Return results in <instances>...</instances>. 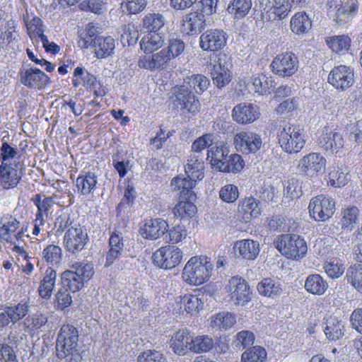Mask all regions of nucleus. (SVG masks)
<instances>
[{
  "label": "nucleus",
  "instance_id": "4d7b16f0",
  "mask_svg": "<svg viewBox=\"0 0 362 362\" xmlns=\"http://www.w3.org/2000/svg\"><path fill=\"white\" fill-rule=\"evenodd\" d=\"M213 340L207 335L197 336L192 337L191 341V351L194 353L207 352L212 349Z\"/></svg>",
  "mask_w": 362,
  "mask_h": 362
},
{
  "label": "nucleus",
  "instance_id": "39448f33",
  "mask_svg": "<svg viewBox=\"0 0 362 362\" xmlns=\"http://www.w3.org/2000/svg\"><path fill=\"white\" fill-rule=\"evenodd\" d=\"M277 138L282 150L288 154L300 152L305 144L303 129L293 124H286L281 128Z\"/></svg>",
  "mask_w": 362,
  "mask_h": 362
},
{
  "label": "nucleus",
  "instance_id": "7ed1b4c3",
  "mask_svg": "<svg viewBox=\"0 0 362 362\" xmlns=\"http://www.w3.org/2000/svg\"><path fill=\"white\" fill-rule=\"evenodd\" d=\"M94 274L93 265L91 263L76 262L71 269L62 274V282L64 287L73 293L81 290Z\"/></svg>",
  "mask_w": 362,
  "mask_h": 362
},
{
  "label": "nucleus",
  "instance_id": "f03ea898",
  "mask_svg": "<svg viewBox=\"0 0 362 362\" xmlns=\"http://www.w3.org/2000/svg\"><path fill=\"white\" fill-rule=\"evenodd\" d=\"M78 332L76 328L69 324L62 326L56 341L57 356L63 359L71 357L74 362L81 361L79 351L77 349Z\"/></svg>",
  "mask_w": 362,
  "mask_h": 362
},
{
  "label": "nucleus",
  "instance_id": "72a5a7b5",
  "mask_svg": "<svg viewBox=\"0 0 362 362\" xmlns=\"http://www.w3.org/2000/svg\"><path fill=\"white\" fill-rule=\"evenodd\" d=\"M109 247L110 249L107 253L105 264L106 267L111 265L122 255L124 247L122 238L117 233H112L109 239Z\"/></svg>",
  "mask_w": 362,
  "mask_h": 362
},
{
  "label": "nucleus",
  "instance_id": "de8ad7c7",
  "mask_svg": "<svg viewBox=\"0 0 362 362\" xmlns=\"http://www.w3.org/2000/svg\"><path fill=\"white\" fill-rule=\"evenodd\" d=\"M29 14L27 13L23 15V21L27 28V32L30 37L37 39V35L45 32V25L42 19L37 16H33L29 19Z\"/></svg>",
  "mask_w": 362,
  "mask_h": 362
},
{
  "label": "nucleus",
  "instance_id": "7c9ffc66",
  "mask_svg": "<svg viewBox=\"0 0 362 362\" xmlns=\"http://www.w3.org/2000/svg\"><path fill=\"white\" fill-rule=\"evenodd\" d=\"M235 251L245 259H255L259 252V243L250 239L238 240L234 245Z\"/></svg>",
  "mask_w": 362,
  "mask_h": 362
},
{
  "label": "nucleus",
  "instance_id": "5fc2aeb1",
  "mask_svg": "<svg viewBox=\"0 0 362 362\" xmlns=\"http://www.w3.org/2000/svg\"><path fill=\"white\" fill-rule=\"evenodd\" d=\"M350 180V176L346 168L334 169L328 175V184L335 187L344 186Z\"/></svg>",
  "mask_w": 362,
  "mask_h": 362
},
{
  "label": "nucleus",
  "instance_id": "0e129e2a",
  "mask_svg": "<svg viewBox=\"0 0 362 362\" xmlns=\"http://www.w3.org/2000/svg\"><path fill=\"white\" fill-rule=\"evenodd\" d=\"M255 339V334L252 332L242 330L235 334L234 343L238 349H244L253 345Z\"/></svg>",
  "mask_w": 362,
  "mask_h": 362
},
{
  "label": "nucleus",
  "instance_id": "a19ab883",
  "mask_svg": "<svg viewBox=\"0 0 362 362\" xmlns=\"http://www.w3.org/2000/svg\"><path fill=\"white\" fill-rule=\"evenodd\" d=\"M230 153L229 148L223 143L216 147L207 150V159H210L211 165L220 170L221 164L223 163Z\"/></svg>",
  "mask_w": 362,
  "mask_h": 362
},
{
  "label": "nucleus",
  "instance_id": "3c124183",
  "mask_svg": "<svg viewBox=\"0 0 362 362\" xmlns=\"http://www.w3.org/2000/svg\"><path fill=\"white\" fill-rule=\"evenodd\" d=\"M359 210L356 206H349L341 211V225L343 229L351 230L356 223Z\"/></svg>",
  "mask_w": 362,
  "mask_h": 362
},
{
  "label": "nucleus",
  "instance_id": "ddd939ff",
  "mask_svg": "<svg viewBox=\"0 0 362 362\" xmlns=\"http://www.w3.org/2000/svg\"><path fill=\"white\" fill-rule=\"evenodd\" d=\"M178 192L179 202L173 208L175 216L184 218L193 216L197 212V207L194 204L196 194L192 189H173Z\"/></svg>",
  "mask_w": 362,
  "mask_h": 362
},
{
  "label": "nucleus",
  "instance_id": "2f4dec72",
  "mask_svg": "<svg viewBox=\"0 0 362 362\" xmlns=\"http://www.w3.org/2000/svg\"><path fill=\"white\" fill-rule=\"evenodd\" d=\"M20 160L18 149L7 142H3L0 148V165L19 167Z\"/></svg>",
  "mask_w": 362,
  "mask_h": 362
},
{
  "label": "nucleus",
  "instance_id": "13d9d810",
  "mask_svg": "<svg viewBox=\"0 0 362 362\" xmlns=\"http://www.w3.org/2000/svg\"><path fill=\"white\" fill-rule=\"evenodd\" d=\"M252 6L251 0H233L228 7V11L233 13L236 18L246 16Z\"/></svg>",
  "mask_w": 362,
  "mask_h": 362
},
{
  "label": "nucleus",
  "instance_id": "49530a36",
  "mask_svg": "<svg viewBox=\"0 0 362 362\" xmlns=\"http://www.w3.org/2000/svg\"><path fill=\"white\" fill-rule=\"evenodd\" d=\"M209 84V78L202 74H194L187 76L184 82V85H187L189 89L194 90L198 94H202L206 90Z\"/></svg>",
  "mask_w": 362,
  "mask_h": 362
},
{
  "label": "nucleus",
  "instance_id": "6e6d98bb",
  "mask_svg": "<svg viewBox=\"0 0 362 362\" xmlns=\"http://www.w3.org/2000/svg\"><path fill=\"white\" fill-rule=\"evenodd\" d=\"M139 39V31L134 25L129 23L122 27L120 40L123 46L135 45Z\"/></svg>",
  "mask_w": 362,
  "mask_h": 362
},
{
  "label": "nucleus",
  "instance_id": "dca6fc26",
  "mask_svg": "<svg viewBox=\"0 0 362 362\" xmlns=\"http://www.w3.org/2000/svg\"><path fill=\"white\" fill-rule=\"evenodd\" d=\"M328 81L337 90H345L354 84V70L345 65L334 66L329 74Z\"/></svg>",
  "mask_w": 362,
  "mask_h": 362
},
{
  "label": "nucleus",
  "instance_id": "c03bdc74",
  "mask_svg": "<svg viewBox=\"0 0 362 362\" xmlns=\"http://www.w3.org/2000/svg\"><path fill=\"white\" fill-rule=\"evenodd\" d=\"M311 26V20L305 13H297L291 20V29L297 35L308 32Z\"/></svg>",
  "mask_w": 362,
  "mask_h": 362
},
{
  "label": "nucleus",
  "instance_id": "bb28decb",
  "mask_svg": "<svg viewBox=\"0 0 362 362\" xmlns=\"http://www.w3.org/2000/svg\"><path fill=\"white\" fill-rule=\"evenodd\" d=\"M19 167L0 165V187L5 189H13L21 179Z\"/></svg>",
  "mask_w": 362,
  "mask_h": 362
},
{
  "label": "nucleus",
  "instance_id": "4be33fe9",
  "mask_svg": "<svg viewBox=\"0 0 362 362\" xmlns=\"http://www.w3.org/2000/svg\"><path fill=\"white\" fill-rule=\"evenodd\" d=\"M21 82L31 88L40 89L50 82V78L36 67H31L21 72Z\"/></svg>",
  "mask_w": 362,
  "mask_h": 362
},
{
  "label": "nucleus",
  "instance_id": "5701e85b",
  "mask_svg": "<svg viewBox=\"0 0 362 362\" xmlns=\"http://www.w3.org/2000/svg\"><path fill=\"white\" fill-rule=\"evenodd\" d=\"M229 290L230 298L235 304L244 305L250 300L249 286L241 278L232 277L229 281Z\"/></svg>",
  "mask_w": 362,
  "mask_h": 362
},
{
  "label": "nucleus",
  "instance_id": "423d86ee",
  "mask_svg": "<svg viewBox=\"0 0 362 362\" xmlns=\"http://www.w3.org/2000/svg\"><path fill=\"white\" fill-rule=\"evenodd\" d=\"M274 244L286 257L298 259L307 252L308 247L304 239L296 234H282L277 236Z\"/></svg>",
  "mask_w": 362,
  "mask_h": 362
},
{
  "label": "nucleus",
  "instance_id": "412c9836",
  "mask_svg": "<svg viewBox=\"0 0 362 362\" xmlns=\"http://www.w3.org/2000/svg\"><path fill=\"white\" fill-rule=\"evenodd\" d=\"M228 57L223 53H219L217 57V62L214 65L212 76L214 83L221 88L226 86L230 81V74L228 66Z\"/></svg>",
  "mask_w": 362,
  "mask_h": 362
},
{
  "label": "nucleus",
  "instance_id": "0eeeda50",
  "mask_svg": "<svg viewBox=\"0 0 362 362\" xmlns=\"http://www.w3.org/2000/svg\"><path fill=\"white\" fill-rule=\"evenodd\" d=\"M89 241L87 231L79 223H74L66 230L63 238V245L66 252L77 255L81 252Z\"/></svg>",
  "mask_w": 362,
  "mask_h": 362
},
{
  "label": "nucleus",
  "instance_id": "9d476101",
  "mask_svg": "<svg viewBox=\"0 0 362 362\" xmlns=\"http://www.w3.org/2000/svg\"><path fill=\"white\" fill-rule=\"evenodd\" d=\"M172 96L175 107L194 114L199 111L200 103L198 98L189 90L187 85L176 86Z\"/></svg>",
  "mask_w": 362,
  "mask_h": 362
},
{
  "label": "nucleus",
  "instance_id": "393cba45",
  "mask_svg": "<svg viewBox=\"0 0 362 362\" xmlns=\"http://www.w3.org/2000/svg\"><path fill=\"white\" fill-rule=\"evenodd\" d=\"M168 228V223L161 218L150 219L141 227V235L148 240H156L164 235Z\"/></svg>",
  "mask_w": 362,
  "mask_h": 362
},
{
  "label": "nucleus",
  "instance_id": "6ab92c4d",
  "mask_svg": "<svg viewBox=\"0 0 362 362\" xmlns=\"http://www.w3.org/2000/svg\"><path fill=\"white\" fill-rule=\"evenodd\" d=\"M171 59L166 49H163L151 55L140 57L138 66L149 70L164 69Z\"/></svg>",
  "mask_w": 362,
  "mask_h": 362
},
{
  "label": "nucleus",
  "instance_id": "a878e982",
  "mask_svg": "<svg viewBox=\"0 0 362 362\" xmlns=\"http://www.w3.org/2000/svg\"><path fill=\"white\" fill-rule=\"evenodd\" d=\"M192 337L187 329H179L171 339V347L178 355L183 356L191 350Z\"/></svg>",
  "mask_w": 362,
  "mask_h": 362
},
{
  "label": "nucleus",
  "instance_id": "680f3d73",
  "mask_svg": "<svg viewBox=\"0 0 362 362\" xmlns=\"http://www.w3.org/2000/svg\"><path fill=\"white\" fill-rule=\"evenodd\" d=\"M42 255L48 264L54 266L61 262L62 250L58 245H49L44 249Z\"/></svg>",
  "mask_w": 362,
  "mask_h": 362
},
{
  "label": "nucleus",
  "instance_id": "c9c22d12",
  "mask_svg": "<svg viewBox=\"0 0 362 362\" xmlns=\"http://www.w3.org/2000/svg\"><path fill=\"white\" fill-rule=\"evenodd\" d=\"M324 332L329 340H338L344 335V325L337 317L330 316L326 320Z\"/></svg>",
  "mask_w": 362,
  "mask_h": 362
},
{
  "label": "nucleus",
  "instance_id": "09e8293b",
  "mask_svg": "<svg viewBox=\"0 0 362 362\" xmlns=\"http://www.w3.org/2000/svg\"><path fill=\"white\" fill-rule=\"evenodd\" d=\"M245 162L239 154H230L227 156L223 163L221 164L220 171L226 173H238L242 170Z\"/></svg>",
  "mask_w": 362,
  "mask_h": 362
},
{
  "label": "nucleus",
  "instance_id": "f257e3e1",
  "mask_svg": "<svg viewBox=\"0 0 362 362\" xmlns=\"http://www.w3.org/2000/svg\"><path fill=\"white\" fill-rule=\"evenodd\" d=\"M213 264L206 256H194L186 263L182 271L183 280L191 285H201L211 276Z\"/></svg>",
  "mask_w": 362,
  "mask_h": 362
},
{
  "label": "nucleus",
  "instance_id": "864d4df0",
  "mask_svg": "<svg viewBox=\"0 0 362 362\" xmlns=\"http://www.w3.org/2000/svg\"><path fill=\"white\" fill-rule=\"evenodd\" d=\"M244 83L248 90H254L255 93L260 94L265 93L270 86L267 77L264 75L254 76L250 81L246 83V81H244Z\"/></svg>",
  "mask_w": 362,
  "mask_h": 362
},
{
  "label": "nucleus",
  "instance_id": "aec40b11",
  "mask_svg": "<svg viewBox=\"0 0 362 362\" xmlns=\"http://www.w3.org/2000/svg\"><path fill=\"white\" fill-rule=\"evenodd\" d=\"M260 113L257 106L243 103L235 105L232 111V117L239 124H247L255 122Z\"/></svg>",
  "mask_w": 362,
  "mask_h": 362
},
{
  "label": "nucleus",
  "instance_id": "9b49d317",
  "mask_svg": "<svg viewBox=\"0 0 362 362\" xmlns=\"http://www.w3.org/2000/svg\"><path fill=\"white\" fill-rule=\"evenodd\" d=\"M233 144L235 149L243 154H255L262 146L260 134L251 131H241L235 134Z\"/></svg>",
  "mask_w": 362,
  "mask_h": 362
},
{
  "label": "nucleus",
  "instance_id": "e433bc0d",
  "mask_svg": "<svg viewBox=\"0 0 362 362\" xmlns=\"http://www.w3.org/2000/svg\"><path fill=\"white\" fill-rule=\"evenodd\" d=\"M0 223L1 225L0 227V239L14 244L11 234L19 228V221L12 216H8L1 219Z\"/></svg>",
  "mask_w": 362,
  "mask_h": 362
},
{
  "label": "nucleus",
  "instance_id": "603ef678",
  "mask_svg": "<svg viewBox=\"0 0 362 362\" xmlns=\"http://www.w3.org/2000/svg\"><path fill=\"white\" fill-rule=\"evenodd\" d=\"M347 281L359 293H362V265L351 266L346 274Z\"/></svg>",
  "mask_w": 362,
  "mask_h": 362
},
{
  "label": "nucleus",
  "instance_id": "58836bf2",
  "mask_svg": "<svg viewBox=\"0 0 362 362\" xmlns=\"http://www.w3.org/2000/svg\"><path fill=\"white\" fill-rule=\"evenodd\" d=\"M327 288L328 284L320 274H311L306 278L305 288L311 294L321 296Z\"/></svg>",
  "mask_w": 362,
  "mask_h": 362
},
{
  "label": "nucleus",
  "instance_id": "052dcab7",
  "mask_svg": "<svg viewBox=\"0 0 362 362\" xmlns=\"http://www.w3.org/2000/svg\"><path fill=\"white\" fill-rule=\"evenodd\" d=\"M180 303L181 304L180 308L187 313H190L194 311H198L202 308L203 302L197 296L192 294H185L184 296L180 297Z\"/></svg>",
  "mask_w": 362,
  "mask_h": 362
},
{
  "label": "nucleus",
  "instance_id": "f8f14e48",
  "mask_svg": "<svg viewBox=\"0 0 362 362\" xmlns=\"http://www.w3.org/2000/svg\"><path fill=\"white\" fill-rule=\"evenodd\" d=\"M328 13L338 23H346L358 10L357 0H328Z\"/></svg>",
  "mask_w": 362,
  "mask_h": 362
},
{
  "label": "nucleus",
  "instance_id": "b1692460",
  "mask_svg": "<svg viewBox=\"0 0 362 362\" xmlns=\"http://www.w3.org/2000/svg\"><path fill=\"white\" fill-rule=\"evenodd\" d=\"M318 146L323 151L334 153L344 146V140L340 134L325 128L319 136Z\"/></svg>",
  "mask_w": 362,
  "mask_h": 362
},
{
  "label": "nucleus",
  "instance_id": "bf43d9fd",
  "mask_svg": "<svg viewBox=\"0 0 362 362\" xmlns=\"http://www.w3.org/2000/svg\"><path fill=\"white\" fill-rule=\"evenodd\" d=\"M165 235L166 243L176 244L185 239L187 235L186 228L183 225H177L166 230Z\"/></svg>",
  "mask_w": 362,
  "mask_h": 362
},
{
  "label": "nucleus",
  "instance_id": "79ce46f5",
  "mask_svg": "<svg viewBox=\"0 0 362 362\" xmlns=\"http://www.w3.org/2000/svg\"><path fill=\"white\" fill-rule=\"evenodd\" d=\"M165 18L160 13H148L142 21V28L148 33H160L165 25Z\"/></svg>",
  "mask_w": 362,
  "mask_h": 362
},
{
  "label": "nucleus",
  "instance_id": "c85d7f7f",
  "mask_svg": "<svg viewBox=\"0 0 362 362\" xmlns=\"http://www.w3.org/2000/svg\"><path fill=\"white\" fill-rule=\"evenodd\" d=\"M93 49L98 59L105 58L110 56L115 48V41L110 37L95 36L90 45Z\"/></svg>",
  "mask_w": 362,
  "mask_h": 362
},
{
  "label": "nucleus",
  "instance_id": "4468645a",
  "mask_svg": "<svg viewBox=\"0 0 362 362\" xmlns=\"http://www.w3.org/2000/svg\"><path fill=\"white\" fill-rule=\"evenodd\" d=\"M271 67L272 71L282 77L293 75L298 69V60L292 52H285L278 54L273 59Z\"/></svg>",
  "mask_w": 362,
  "mask_h": 362
},
{
  "label": "nucleus",
  "instance_id": "2eb2a0df",
  "mask_svg": "<svg viewBox=\"0 0 362 362\" xmlns=\"http://www.w3.org/2000/svg\"><path fill=\"white\" fill-rule=\"evenodd\" d=\"M325 167L326 159L317 153L305 155L299 160L298 165L300 172L309 177L323 173Z\"/></svg>",
  "mask_w": 362,
  "mask_h": 362
},
{
  "label": "nucleus",
  "instance_id": "20e7f679",
  "mask_svg": "<svg viewBox=\"0 0 362 362\" xmlns=\"http://www.w3.org/2000/svg\"><path fill=\"white\" fill-rule=\"evenodd\" d=\"M204 163L202 158L192 153L185 166L187 177L178 175L171 181L173 189H193L197 180L204 178Z\"/></svg>",
  "mask_w": 362,
  "mask_h": 362
},
{
  "label": "nucleus",
  "instance_id": "ea45409f",
  "mask_svg": "<svg viewBox=\"0 0 362 362\" xmlns=\"http://www.w3.org/2000/svg\"><path fill=\"white\" fill-rule=\"evenodd\" d=\"M48 322L47 314L37 311L29 315L23 320V326L26 332H34L45 327Z\"/></svg>",
  "mask_w": 362,
  "mask_h": 362
},
{
  "label": "nucleus",
  "instance_id": "69168bd1",
  "mask_svg": "<svg viewBox=\"0 0 362 362\" xmlns=\"http://www.w3.org/2000/svg\"><path fill=\"white\" fill-rule=\"evenodd\" d=\"M329 47L337 53H344L350 47L351 39L346 35L334 36L328 42Z\"/></svg>",
  "mask_w": 362,
  "mask_h": 362
},
{
  "label": "nucleus",
  "instance_id": "338daca9",
  "mask_svg": "<svg viewBox=\"0 0 362 362\" xmlns=\"http://www.w3.org/2000/svg\"><path fill=\"white\" fill-rule=\"evenodd\" d=\"M146 0H124L121 4V8L127 14H136L141 12L146 6Z\"/></svg>",
  "mask_w": 362,
  "mask_h": 362
},
{
  "label": "nucleus",
  "instance_id": "774afa93",
  "mask_svg": "<svg viewBox=\"0 0 362 362\" xmlns=\"http://www.w3.org/2000/svg\"><path fill=\"white\" fill-rule=\"evenodd\" d=\"M138 362H165L163 354L156 350H146L138 356Z\"/></svg>",
  "mask_w": 362,
  "mask_h": 362
},
{
  "label": "nucleus",
  "instance_id": "a211bd4d",
  "mask_svg": "<svg viewBox=\"0 0 362 362\" xmlns=\"http://www.w3.org/2000/svg\"><path fill=\"white\" fill-rule=\"evenodd\" d=\"M29 305L21 300L13 306H6L0 312V329L7 327L10 322L16 324L28 313Z\"/></svg>",
  "mask_w": 362,
  "mask_h": 362
},
{
  "label": "nucleus",
  "instance_id": "8fccbe9b",
  "mask_svg": "<svg viewBox=\"0 0 362 362\" xmlns=\"http://www.w3.org/2000/svg\"><path fill=\"white\" fill-rule=\"evenodd\" d=\"M267 351L260 346H254L245 351L241 356L242 362H265Z\"/></svg>",
  "mask_w": 362,
  "mask_h": 362
},
{
  "label": "nucleus",
  "instance_id": "a18cd8bd",
  "mask_svg": "<svg viewBox=\"0 0 362 362\" xmlns=\"http://www.w3.org/2000/svg\"><path fill=\"white\" fill-rule=\"evenodd\" d=\"M259 293L269 298H275L281 293V284L274 279L267 278L262 280L257 285Z\"/></svg>",
  "mask_w": 362,
  "mask_h": 362
},
{
  "label": "nucleus",
  "instance_id": "f704fd0d",
  "mask_svg": "<svg viewBox=\"0 0 362 362\" xmlns=\"http://www.w3.org/2000/svg\"><path fill=\"white\" fill-rule=\"evenodd\" d=\"M165 40L161 33H148L142 37L140 47L146 54H151L161 48Z\"/></svg>",
  "mask_w": 362,
  "mask_h": 362
},
{
  "label": "nucleus",
  "instance_id": "cd10ccee",
  "mask_svg": "<svg viewBox=\"0 0 362 362\" xmlns=\"http://www.w3.org/2000/svg\"><path fill=\"white\" fill-rule=\"evenodd\" d=\"M98 176L93 172H81L76 180L78 193L88 196L97 188Z\"/></svg>",
  "mask_w": 362,
  "mask_h": 362
},
{
  "label": "nucleus",
  "instance_id": "c756f323",
  "mask_svg": "<svg viewBox=\"0 0 362 362\" xmlns=\"http://www.w3.org/2000/svg\"><path fill=\"white\" fill-rule=\"evenodd\" d=\"M206 18L199 11L191 12L183 19V27L187 35H196L205 27Z\"/></svg>",
  "mask_w": 362,
  "mask_h": 362
},
{
  "label": "nucleus",
  "instance_id": "e2e57ef3",
  "mask_svg": "<svg viewBox=\"0 0 362 362\" xmlns=\"http://www.w3.org/2000/svg\"><path fill=\"white\" fill-rule=\"evenodd\" d=\"M292 4L288 0H274V4L271 8L272 13L274 15V19H284L291 11Z\"/></svg>",
  "mask_w": 362,
  "mask_h": 362
},
{
  "label": "nucleus",
  "instance_id": "473e14b6",
  "mask_svg": "<svg viewBox=\"0 0 362 362\" xmlns=\"http://www.w3.org/2000/svg\"><path fill=\"white\" fill-rule=\"evenodd\" d=\"M57 278V272L52 268H48L41 280L38 288V293L43 299H50L54 289Z\"/></svg>",
  "mask_w": 362,
  "mask_h": 362
},
{
  "label": "nucleus",
  "instance_id": "37998d69",
  "mask_svg": "<svg viewBox=\"0 0 362 362\" xmlns=\"http://www.w3.org/2000/svg\"><path fill=\"white\" fill-rule=\"evenodd\" d=\"M236 323L235 316L228 312H221L211 318V326L217 329L227 330Z\"/></svg>",
  "mask_w": 362,
  "mask_h": 362
},
{
  "label": "nucleus",
  "instance_id": "1a4fd4ad",
  "mask_svg": "<svg viewBox=\"0 0 362 362\" xmlns=\"http://www.w3.org/2000/svg\"><path fill=\"white\" fill-rule=\"evenodd\" d=\"M310 216L317 221H325L332 216L335 211L334 201L323 194L313 197L308 206Z\"/></svg>",
  "mask_w": 362,
  "mask_h": 362
},
{
  "label": "nucleus",
  "instance_id": "4c0bfd02",
  "mask_svg": "<svg viewBox=\"0 0 362 362\" xmlns=\"http://www.w3.org/2000/svg\"><path fill=\"white\" fill-rule=\"evenodd\" d=\"M259 201L252 197L243 199L239 205V211L243 214V218L248 221L252 218H257L260 214Z\"/></svg>",
  "mask_w": 362,
  "mask_h": 362
},
{
  "label": "nucleus",
  "instance_id": "f3484780",
  "mask_svg": "<svg viewBox=\"0 0 362 362\" xmlns=\"http://www.w3.org/2000/svg\"><path fill=\"white\" fill-rule=\"evenodd\" d=\"M227 38L226 33L222 30H208L200 36V47L204 51L217 52L226 46Z\"/></svg>",
  "mask_w": 362,
  "mask_h": 362
},
{
  "label": "nucleus",
  "instance_id": "6e6552de",
  "mask_svg": "<svg viewBox=\"0 0 362 362\" xmlns=\"http://www.w3.org/2000/svg\"><path fill=\"white\" fill-rule=\"evenodd\" d=\"M183 257L182 251L174 245L158 249L152 256L155 265L164 269H171L179 265Z\"/></svg>",
  "mask_w": 362,
  "mask_h": 362
}]
</instances>
